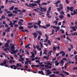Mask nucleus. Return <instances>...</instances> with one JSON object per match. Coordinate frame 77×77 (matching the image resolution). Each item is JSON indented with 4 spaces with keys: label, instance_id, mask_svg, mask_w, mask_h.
<instances>
[{
    "label": "nucleus",
    "instance_id": "6ab92c4d",
    "mask_svg": "<svg viewBox=\"0 0 77 77\" xmlns=\"http://www.w3.org/2000/svg\"><path fill=\"white\" fill-rule=\"evenodd\" d=\"M14 15L13 13H11L10 14H8V17H12Z\"/></svg>",
    "mask_w": 77,
    "mask_h": 77
},
{
    "label": "nucleus",
    "instance_id": "c756f323",
    "mask_svg": "<svg viewBox=\"0 0 77 77\" xmlns=\"http://www.w3.org/2000/svg\"><path fill=\"white\" fill-rule=\"evenodd\" d=\"M47 65H52V64L50 63L49 61H48L47 63Z\"/></svg>",
    "mask_w": 77,
    "mask_h": 77
},
{
    "label": "nucleus",
    "instance_id": "e433bc0d",
    "mask_svg": "<svg viewBox=\"0 0 77 77\" xmlns=\"http://www.w3.org/2000/svg\"><path fill=\"white\" fill-rule=\"evenodd\" d=\"M33 27V25H31V26H28V29H31V28H32Z\"/></svg>",
    "mask_w": 77,
    "mask_h": 77
},
{
    "label": "nucleus",
    "instance_id": "412c9836",
    "mask_svg": "<svg viewBox=\"0 0 77 77\" xmlns=\"http://www.w3.org/2000/svg\"><path fill=\"white\" fill-rule=\"evenodd\" d=\"M63 9V7H61V8L60 7V8H57V9L58 11H59V12H60V11H61V9Z\"/></svg>",
    "mask_w": 77,
    "mask_h": 77
},
{
    "label": "nucleus",
    "instance_id": "4be33fe9",
    "mask_svg": "<svg viewBox=\"0 0 77 77\" xmlns=\"http://www.w3.org/2000/svg\"><path fill=\"white\" fill-rule=\"evenodd\" d=\"M37 33H38L40 35H42V32L40 31H37Z\"/></svg>",
    "mask_w": 77,
    "mask_h": 77
},
{
    "label": "nucleus",
    "instance_id": "c9c22d12",
    "mask_svg": "<svg viewBox=\"0 0 77 77\" xmlns=\"http://www.w3.org/2000/svg\"><path fill=\"white\" fill-rule=\"evenodd\" d=\"M48 44L49 45H51V42H50V41L49 40H48Z\"/></svg>",
    "mask_w": 77,
    "mask_h": 77
},
{
    "label": "nucleus",
    "instance_id": "bb28decb",
    "mask_svg": "<svg viewBox=\"0 0 77 77\" xmlns=\"http://www.w3.org/2000/svg\"><path fill=\"white\" fill-rule=\"evenodd\" d=\"M35 57V54H32V56H30L29 57H31V58H34Z\"/></svg>",
    "mask_w": 77,
    "mask_h": 77
},
{
    "label": "nucleus",
    "instance_id": "4c0bfd02",
    "mask_svg": "<svg viewBox=\"0 0 77 77\" xmlns=\"http://www.w3.org/2000/svg\"><path fill=\"white\" fill-rule=\"evenodd\" d=\"M19 30H21V29H24V28L22 26H20L19 27Z\"/></svg>",
    "mask_w": 77,
    "mask_h": 77
},
{
    "label": "nucleus",
    "instance_id": "3c124183",
    "mask_svg": "<svg viewBox=\"0 0 77 77\" xmlns=\"http://www.w3.org/2000/svg\"><path fill=\"white\" fill-rule=\"evenodd\" d=\"M56 29L57 30H59V29H60V27L59 26H57L56 27Z\"/></svg>",
    "mask_w": 77,
    "mask_h": 77
},
{
    "label": "nucleus",
    "instance_id": "5fc2aeb1",
    "mask_svg": "<svg viewBox=\"0 0 77 77\" xmlns=\"http://www.w3.org/2000/svg\"><path fill=\"white\" fill-rule=\"evenodd\" d=\"M42 4L43 5H47V3L46 2L42 3Z\"/></svg>",
    "mask_w": 77,
    "mask_h": 77
},
{
    "label": "nucleus",
    "instance_id": "0eeeda50",
    "mask_svg": "<svg viewBox=\"0 0 77 77\" xmlns=\"http://www.w3.org/2000/svg\"><path fill=\"white\" fill-rule=\"evenodd\" d=\"M36 23H33V28L34 29H37V28H38V26H37L36 24Z\"/></svg>",
    "mask_w": 77,
    "mask_h": 77
},
{
    "label": "nucleus",
    "instance_id": "09e8293b",
    "mask_svg": "<svg viewBox=\"0 0 77 77\" xmlns=\"http://www.w3.org/2000/svg\"><path fill=\"white\" fill-rule=\"evenodd\" d=\"M16 11L17 12H22V11L20 10H17Z\"/></svg>",
    "mask_w": 77,
    "mask_h": 77
},
{
    "label": "nucleus",
    "instance_id": "052dcab7",
    "mask_svg": "<svg viewBox=\"0 0 77 77\" xmlns=\"http://www.w3.org/2000/svg\"><path fill=\"white\" fill-rule=\"evenodd\" d=\"M14 26L15 27H18L19 25H18L15 24L14 25Z\"/></svg>",
    "mask_w": 77,
    "mask_h": 77
},
{
    "label": "nucleus",
    "instance_id": "1a4fd4ad",
    "mask_svg": "<svg viewBox=\"0 0 77 77\" xmlns=\"http://www.w3.org/2000/svg\"><path fill=\"white\" fill-rule=\"evenodd\" d=\"M48 13H49V12L48 11L47 13V16L48 18H51V17L50 15V14Z\"/></svg>",
    "mask_w": 77,
    "mask_h": 77
},
{
    "label": "nucleus",
    "instance_id": "338daca9",
    "mask_svg": "<svg viewBox=\"0 0 77 77\" xmlns=\"http://www.w3.org/2000/svg\"><path fill=\"white\" fill-rule=\"evenodd\" d=\"M9 3H12L14 2V1L12 0L10 1H9Z\"/></svg>",
    "mask_w": 77,
    "mask_h": 77
},
{
    "label": "nucleus",
    "instance_id": "c03bdc74",
    "mask_svg": "<svg viewBox=\"0 0 77 77\" xmlns=\"http://www.w3.org/2000/svg\"><path fill=\"white\" fill-rule=\"evenodd\" d=\"M9 25L10 26H11V25H12V22L11 21H10V24H9Z\"/></svg>",
    "mask_w": 77,
    "mask_h": 77
},
{
    "label": "nucleus",
    "instance_id": "69168bd1",
    "mask_svg": "<svg viewBox=\"0 0 77 77\" xmlns=\"http://www.w3.org/2000/svg\"><path fill=\"white\" fill-rule=\"evenodd\" d=\"M59 63H57L56 64H55V66H58L59 65Z\"/></svg>",
    "mask_w": 77,
    "mask_h": 77
},
{
    "label": "nucleus",
    "instance_id": "680f3d73",
    "mask_svg": "<svg viewBox=\"0 0 77 77\" xmlns=\"http://www.w3.org/2000/svg\"><path fill=\"white\" fill-rule=\"evenodd\" d=\"M46 27H50V24H47L46 26Z\"/></svg>",
    "mask_w": 77,
    "mask_h": 77
},
{
    "label": "nucleus",
    "instance_id": "7c9ffc66",
    "mask_svg": "<svg viewBox=\"0 0 77 77\" xmlns=\"http://www.w3.org/2000/svg\"><path fill=\"white\" fill-rule=\"evenodd\" d=\"M53 50L54 51H56V48L55 46H54L53 48Z\"/></svg>",
    "mask_w": 77,
    "mask_h": 77
},
{
    "label": "nucleus",
    "instance_id": "58836bf2",
    "mask_svg": "<svg viewBox=\"0 0 77 77\" xmlns=\"http://www.w3.org/2000/svg\"><path fill=\"white\" fill-rule=\"evenodd\" d=\"M66 39H68V40H69V41H70V42H71V39H70V38H69V37H68V36H67L66 37Z\"/></svg>",
    "mask_w": 77,
    "mask_h": 77
},
{
    "label": "nucleus",
    "instance_id": "423d86ee",
    "mask_svg": "<svg viewBox=\"0 0 77 77\" xmlns=\"http://www.w3.org/2000/svg\"><path fill=\"white\" fill-rule=\"evenodd\" d=\"M32 34L33 35H34V38H37V36H38V35L37 33L36 32H34L33 33H32Z\"/></svg>",
    "mask_w": 77,
    "mask_h": 77
},
{
    "label": "nucleus",
    "instance_id": "2f4dec72",
    "mask_svg": "<svg viewBox=\"0 0 77 77\" xmlns=\"http://www.w3.org/2000/svg\"><path fill=\"white\" fill-rule=\"evenodd\" d=\"M59 17H60V19H63V15H61V16H59Z\"/></svg>",
    "mask_w": 77,
    "mask_h": 77
},
{
    "label": "nucleus",
    "instance_id": "b1692460",
    "mask_svg": "<svg viewBox=\"0 0 77 77\" xmlns=\"http://www.w3.org/2000/svg\"><path fill=\"white\" fill-rule=\"evenodd\" d=\"M71 29L73 30L74 31H76V29H75V27L73 26L71 28Z\"/></svg>",
    "mask_w": 77,
    "mask_h": 77
},
{
    "label": "nucleus",
    "instance_id": "ea45409f",
    "mask_svg": "<svg viewBox=\"0 0 77 77\" xmlns=\"http://www.w3.org/2000/svg\"><path fill=\"white\" fill-rule=\"evenodd\" d=\"M58 75H60V76H62L63 77H65V75H64L62 74H60Z\"/></svg>",
    "mask_w": 77,
    "mask_h": 77
},
{
    "label": "nucleus",
    "instance_id": "39448f33",
    "mask_svg": "<svg viewBox=\"0 0 77 77\" xmlns=\"http://www.w3.org/2000/svg\"><path fill=\"white\" fill-rule=\"evenodd\" d=\"M29 5H30V6H32L33 7H35V6H37V4L34 3H32L31 4H29Z\"/></svg>",
    "mask_w": 77,
    "mask_h": 77
},
{
    "label": "nucleus",
    "instance_id": "20e7f679",
    "mask_svg": "<svg viewBox=\"0 0 77 77\" xmlns=\"http://www.w3.org/2000/svg\"><path fill=\"white\" fill-rule=\"evenodd\" d=\"M6 60H4L3 63H1L0 65H1V66H4V65H6Z\"/></svg>",
    "mask_w": 77,
    "mask_h": 77
},
{
    "label": "nucleus",
    "instance_id": "9d476101",
    "mask_svg": "<svg viewBox=\"0 0 77 77\" xmlns=\"http://www.w3.org/2000/svg\"><path fill=\"white\" fill-rule=\"evenodd\" d=\"M47 52H48V51L47 49H45L44 52L43 53V54H45V55H47Z\"/></svg>",
    "mask_w": 77,
    "mask_h": 77
},
{
    "label": "nucleus",
    "instance_id": "7ed1b4c3",
    "mask_svg": "<svg viewBox=\"0 0 77 77\" xmlns=\"http://www.w3.org/2000/svg\"><path fill=\"white\" fill-rule=\"evenodd\" d=\"M15 45H13L11 46V51H13L14 53H16V51H15Z\"/></svg>",
    "mask_w": 77,
    "mask_h": 77
},
{
    "label": "nucleus",
    "instance_id": "f03ea898",
    "mask_svg": "<svg viewBox=\"0 0 77 77\" xmlns=\"http://www.w3.org/2000/svg\"><path fill=\"white\" fill-rule=\"evenodd\" d=\"M39 7L40 8V11L42 12H45L47 11V8L45 7L43 8L41 7V5H39Z\"/></svg>",
    "mask_w": 77,
    "mask_h": 77
},
{
    "label": "nucleus",
    "instance_id": "a19ab883",
    "mask_svg": "<svg viewBox=\"0 0 77 77\" xmlns=\"http://www.w3.org/2000/svg\"><path fill=\"white\" fill-rule=\"evenodd\" d=\"M13 67H15V65H11L10 66V68H11L12 69H13Z\"/></svg>",
    "mask_w": 77,
    "mask_h": 77
},
{
    "label": "nucleus",
    "instance_id": "13d9d810",
    "mask_svg": "<svg viewBox=\"0 0 77 77\" xmlns=\"http://www.w3.org/2000/svg\"><path fill=\"white\" fill-rule=\"evenodd\" d=\"M26 12V11L24 9L22 10V12Z\"/></svg>",
    "mask_w": 77,
    "mask_h": 77
},
{
    "label": "nucleus",
    "instance_id": "473e14b6",
    "mask_svg": "<svg viewBox=\"0 0 77 77\" xmlns=\"http://www.w3.org/2000/svg\"><path fill=\"white\" fill-rule=\"evenodd\" d=\"M54 30L52 29V32H51L52 33L50 35H53L54 33Z\"/></svg>",
    "mask_w": 77,
    "mask_h": 77
},
{
    "label": "nucleus",
    "instance_id": "9b49d317",
    "mask_svg": "<svg viewBox=\"0 0 77 77\" xmlns=\"http://www.w3.org/2000/svg\"><path fill=\"white\" fill-rule=\"evenodd\" d=\"M33 11H35L36 12H38V13L41 14H44V13L42 12H41V11H38L36 9H33Z\"/></svg>",
    "mask_w": 77,
    "mask_h": 77
},
{
    "label": "nucleus",
    "instance_id": "f704fd0d",
    "mask_svg": "<svg viewBox=\"0 0 77 77\" xmlns=\"http://www.w3.org/2000/svg\"><path fill=\"white\" fill-rule=\"evenodd\" d=\"M67 13L69 12V6H68L67 7Z\"/></svg>",
    "mask_w": 77,
    "mask_h": 77
},
{
    "label": "nucleus",
    "instance_id": "6e6552de",
    "mask_svg": "<svg viewBox=\"0 0 77 77\" xmlns=\"http://www.w3.org/2000/svg\"><path fill=\"white\" fill-rule=\"evenodd\" d=\"M45 67L46 68V69H48V68L51 69V65H50V66H49L48 65H45Z\"/></svg>",
    "mask_w": 77,
    "mask_h": 77
},
{
    "label": "nucleus",
    "instance_id": "603ef678",
    "mask_svg": "<svg viewBox=\"0 0 77 77\" xmlns=\"http://www.w3.org/2000/svg\"><path fill=\"white\" fill-rule=\"evenodd\" d=\"M64 73L66 74L67 75H69V73L66 72H65Z\"/></svg>",
    "mask_w": 77,
    "mask_h": 77
},
{
    "label": "nucleus",
    "instance_id": "f257e3e1",
    "mask_svg": "<svg viewBox=\"0 0 77 77\" xmlns=\"http://www.w3.org/2000/svg\"><path fill=\"white\" fill-rule=\"evenodd\" d=\"M41 23V21H38V23H36V24L38 25L40 27H42L44 29H47V27L45 26H42L40 25V24Z\"/></svg>",
    "mask_w": 77,
    "mask_h": 77
},
{
    "label": "nucleus",
    "instance_id": "aec40b11",
    "mask_svg": "<svg viewBox=\"0 0 77 77\" xmlns=\"http://www.w3.org/2000/svg\"><path fill=\"white\" fill-rule=\"evenodd\" d=\"M15 6H12L10 8V9L9 11H12V10H14V9Z\"/></svg>",
    "mask_w": 77,
    "mask_h": 77
},
{
    "label": "nucleus",
    "instance_id": "f8f14e48",
    "mask_svg": "<svg viewBox=\"0 0 77 77\" xmlns=\"http://www.w3.org/2000/svg\"><path fill=\"white\" fill-rule=\"evenodd\" d=\"M45 71H46L47 72V73H48V74L49 75L50 74H52V72H50V70H45Z\"/></svg>",
    "mask_w": 77,
    "mask_h": 77
},
{
    "label": "nucleus",
    "instance_id": "4468645a",
    "mask_svg": "<svg viewBox=\"0 0 77 77\" xmlns=\"http://www.w3.org/2000/svg\"><path fill=\"white\" fill-rule=\"evenodd\" d=\"M45 36L46 38H45L46 42H47V41H48V36H47V34H45Z\"/></svg>",
    "mask_w": 77,
    "mask_h": 77
},
{
    "label": "nucleus",
    "instance_id": "79ce46f5",
    "mask_svg": "<svg viewBox=\"0 0 77 77\" xmlns=\"http://www.w3.org/2000/svg\"><path fill=\"white\" fill-rule=\"evenodd\" d=\"M1 18H2V19H5V16L4 15H2L1 17Z\"/></svg>",
    "mask_w": 77,
    "mask_h": 77
},
{
    "label": "nucleus",
    "instance_id": "e2e57ef3",
    "mask_svg": "<svg viewBox=\"0 0 77 77\" xmlns=\"http://www.w3.org/2000/svg\"><path fill=\"white\" fill-rule=\"evenodd\" d=\"M75 69H77V67H74L73 68V70H74Z\"/></svg>",
    "mask_w": 77,
    "mask_h": 77
},
{
    "label": "nucleus",
    "instance_id": "8fccbe9b",
    "mask_svg": "<svg viewBox=\"0 0 77 77\" xmlns=\"http://www.w3.org/2000/svg\"><path fill=\"white\" fill-rule=\"evenodd\" d=\"M61 37L63 38H66V36L65 35H63V36L61 35Z\"/></svg>",
    "mask_w": 77,
    "mask_h": 77
},
{
    "label": "nucleus",
    "instance_id": "c85d7f7f",
    "mask_svg": "<svg viewBox=\"0 0 77 77\" xmlns=\"http://www.w3.org/2000/svg\"><path fill=\"white\" fill-rule=\"evenodd\" d=\"M51 7H49L48 8V12H49V13H50V11H51Z\"/></svg>",
    "mask_w": 77,
    "mask_h": 77
},
{
    "label": "nucleus",
    "instance_id": "4d7b16f0",
    "mask_svg": "<svg viewBox=\"0 0 77 77\" xmlns=\"http://www.w3.org/2000/svg\"><path fill=\"white\" fill-rule=\"evenodd\" d=\"M40 56H42V52L41 51L40 52Z\"/></svg>",
    "mask_w": 77,
    "mask_h": 77
},
{
    "label": "nucleus",
    "instance_id": "a18cd8bd",
    "mask_svg": "<svg viewBox=\"0 0 77 77\" xmlns=\"http://www.w3.org/2000/svg\"><path fill=\"white\" fill-rule=\"evenodd\" d=\"M25 52H26V53L28 55H29V53L27 50H25Z\"/></svg>",
    "mask_w": 77,
    "mask_h": 77
},
{
    "label": "nucleus",
    "instance_id": "6e6d98bb",
    "mask_svg": "<svg viewBox=\"0 0 77 77\" xmlns=\"http://www.w3.org/2000/svg\"><path fill=\"white\" fill-rule=\"evenodd\" d=\"M13 61V60H10L9 61V63H11V64H12V62Z\"/></svg>",
    "mask_w": 77,
    "mask_h": 77
},
{
    "label": "nucleus",
    "instance_id": "393cba45",
    "mask_svg": "<svg viewBox=\"0 0 77 77\" xmlns=\"http://www.w3.org/2000/svg\"><path fill=\"white\" fill-rule=\"evenodd\" d=\"M25 5L26 6H28V7H31V8H34V7H33L31 5H28V4H27V3H25Z\"/></svg>",
    "mask_w": 77,
    "mask_h": 77
},
{
    "label": "nucleus",
    "instance_id": "a211bd4d",
    "mask_svg": "<svg viewBox=\"0 0 77 77\" xmlns=\"http://www.w3.org/2000/svg\"><path fill=\"white\" fill-rule=\"evenodd\" d=\"M29 45H31L30 44H29L25 46V48H30L29 47Z\"/></svg>",
    "mask_w": 77,
    "mask_h": 77
},
{
    "label": "nucleus",
    "instance_id": "dca6fc26",
    "mask_svg": "<svg viewBox=\"0 0 77 77\" xmlns=\"http://www.w3.org/2000/svg\"><path fill=\"white\" fill-rule=\"evenodd\" d=\"M74 9V7H70V8H69V10L71 12H73V9Z\"/></svg>",
    "mask_w": 77,
    "mask_h": 77
},
{
    "label": "nucleus",
    "instance_id": "0e129e2a",
    "mask_svg": "<svg viewBox=\"0 0 77 77\" xmlns=\"http://www.w3.org/2000/svg\"><path fill=\"white\" fill-rule=\"evenodd\" d=\"M66 2L67 4H68V3H69V1L68 0H66Z\"/></svg>",
    "mask_w": 77,
    "mask_h": 77
},
{
    "label": "nucleus",
    "instance_id": "5701e85b",
    "mask_svg": "<svg viewBox=\"0 0 77 77\" xmlns=\"http://www.w3.org/2000/svg\"><path fill=\"white\" fill-rule=\"evenodd\" d=\"M5 47H9V44L6 43H5Z\"/></svg>",
    "mask_w": 77,
    "mask_h": 77
},
{
    "label": "nucleus",
    "instance_id": "bf43d9fd",
    "mask_svg": "<svg viewBox=\"0 0 77 77\" xmlns=\"http://www.w3.org/2000/svg\"><path fill=\"white\" fill-rule=\"evenodd\" d=\"M28 24L29 26H30V25H32L33 24V23H28Z\"/></svg>",
    "mask_w": 77,
    "mask_h": 77
},
{
    "label": "nucleus",
    "instance_id": "37998d69",
    "mask_svg": "<svg viewBox=\"0 0 77 77\" xmlns=\"http://www.w3.org/2000/svg\"><path fill=\"white\" fill-rule=\"evenodd\" d=\"M40 39H41V36L38 35V41H39L40 40Z\"/></svg>",
    "mask_w": 77,
    "mask_h": 77
},
{
    "label": "nucleus",
    "instance_id": "de8ad7c7",
    "mask_svg": "<svg viewBox=\"0 0 77 77\" xmlns=\"http://www.w3.org/2000/svg\"><path fill=\"white\" fill-rule=\"evenodd\" d=\"M37 1V3H41V0H38Z\"/></svg>",
    "mask_w": 77,
    "mask_h": 77
},
{
    "label": "nucleus",
    "instance_id": "774afa93",
    "mask_svg": "<svg viewBox=\"0 0 77 77\" xmlns=\"http://www.w3.org/2000/svg\"><path fill=\"white\" fill-rule=\"evenodd\" d=\"M5 32H10V30L8 29H6L5 30Z\"/></svg>",
    "mask_w": 77,
    "mask_h": 77
},
{
    "label": "nucleus",
    "instance_id": "a878e982",
    "mask_svg": "<svg viewBox=\"0 0 77 77\" xmlns=\"http://www.w3.org/2000/svg\"><path fill=\"white\" fill-rule=\"evenodd\" d=\"M31 66L32 67H33V66H34L35 67H39V65H31Z\"/></svg>",
    "mask_w": 77,
    "mask_h": 77
},
{
    "label": "nucleus",
    "instance_id": "864d4df0",
    "mask_svg": "<svg viewBox=\"0 0 77 77\" xmlns=\"http://www.w3.org/2000/svg\"><path fill=\"white\" fill-rule=\"evenodd\" d=\"M59 7L60 8L62 7V8H63V6L62 5V4H60Z\"/></svg>",
    "mask_w": 77,
    "mask_h": 77
},
{
    "label": "nucleus",
    "instance_id": "2eb2a0df",
    "mask_svg": "<svg viewBox=\"0 0 77 77\" xmlns=\"http://www.w3.org/2000/svg\"><path fill=\"white\" fill-rule=\"evenodd\" d=\"M18 23V24L20 26H21L23 25V23L21 21H19Z\"/></svg>",
    "mask_w": 77,
    "mask_h": 77
},
{
    "label": "nucleus",
    "instance_id": "cd10ccee",
    "mask_svg": "<svg viewBox=\"0 0 77 77\" xmlns=\"http://www.w3.org/2000/svg\"><path fill=\"white\" fill-rule=\"evenodd\" d=\"M60 15H63V14L64 15H65V14H64V12L63 11H62L60 13Z\"/></svg>",
    "mask_w": 77,
    "mask_h": 77
},
{
    "label": "nucleus",
    "instance_id": "f3484780",
    "mask_svg": "<svg viewBox=\"0 0 77 77\" xmlns=\"http://www.w3.org/2000/svg\"><path fill=\"white\" fill-rule=\"evenodd\" d=\"M60 64H62V66H63V65H64V62L63 60H61L60 62Z\"/></svg>",
    "mask_w": 77,
    "mask_h": 77
},
{
    "label": "nucleus",
    "instance_id": "49530a36",
    "mask_svg": "<svg viewBox=\"0 0 77 77\" xmlns=\"http://www.w3.org/2000/svg\"><path fill=\"white\" fill-rule=\"evenodd\" d=\"M39 44H40L41 45V47L42 48H43V45H42V43H41V42H39Z\"/></svg>",
    "mask_w": 77,
    "mask_h": 77
},
{
    "label": "nucleus",
    "instance_id": "72a5a7b5",
    "mask_svg": "<svg viewBox=\"0 0 77 77\" xmlns=\"http://www.w3.org/2000/svg\"><path fill=\"white\" fill-rule=\"evenodd\" d=\"M55 77V75L54 74H52L50 75V77Z\"/></svg>",
    "mask_w": 77,
    "mask_h": 77
},
{
    "label": "nucleus",
    "instance_id": "ddd939ff",
    "mask_svg": "<svg viewBox=\"0 0 77 77\" xmlns=\"http://www.w3.org/2000/svg\"><path fill=\"white\" fill-rule=\"evenodd\" d=\"M38 74H42V75H45L44 73V72H43V71H39L38 72Z\"/></svg>",
    "mask_w": 77,
    "mask_h": 77
}]
</instances>
